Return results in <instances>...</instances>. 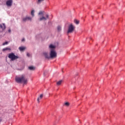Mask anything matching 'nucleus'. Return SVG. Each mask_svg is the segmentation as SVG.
<instances>
[{"label": "nucleus", "mask_w": 125, "mask_h": 125, "mask_svg": "<svg viewBox=\"0 0 125 125\" xmlns=\"http://www.w3.org/2000/svg\"><path fill=\"white\" fill-rule=\"evenodd\" d=\"M43 55L46 59H50V56H48V53L46 52H43Z\"/></svg>", "instance_id": "nucleus-7"}, {"label": "nucleus", "mask_w": 125, "mask_h": 125, "mask_svg": "<svg viewBox=\"0 0 125 125\" xmlns=\"http://www.w3.org/2000/svg\"><path fill=\"white\" fill-rule=\"evenodd\" d=\"M8 32H9V33H11V29H9L8 30Z\"/></svg>", "instance_id": "nucleus-25"}, {"label": "nucleus", "mask_w": 125, "mask_h": 125, "mask_svg": "<svg viewBox=\"0 0 125 125\" xmlns=\"http://www.w3.org/2000/svg\"><path fill=\"white\" fill-rule=\"evenodd\" d=\"M16 82L18 83H22L25 84L27 83V80L24 75H22L21 77H16Z\"/></svg>", "instance_id": "nucleus-1"}, {"label": "nucleus", "mask_w": 125, "mask_h": 125, "mask_svg": "<svg viewBox=\"0 0 125 125\" xmlns=\"http://www.w3.org/2000/svg\"><path fill=\"white\" fill-rule=\"evenodd\" d=\"M31 15L32 17H34V16H35V10H33L31 11Z\"/></svg>", "instance_id": "nucleus-15"}, {"label": "nucleus", "mask_w": 125, "mask_h": 125, "mask_svg": "<svg viewBox=\"0 0 125 125\" xmlns=\"http://www.w3.org/2000/svg\"><path fill=\"white\" fill-rule=\"evenodd\" d=\"M49 48H51L53 49V48H55V46L53 45V44H50L49 46Z\"/></svg>", "instance_id": "nucleus-14"}, {"label": "nucleus", "mask_w": 125, "mask_h": 125, "mask_svg": "<svg viewBox=\"0 0 125 125\" xmlns=\"http://www.w3.org/2000/svg\"><path fill=\"white\" fill-rule=\"evenodd\" d=\"M8 44V42H6L4 43H3V45H5V44Z\"/></svg>", "instance_id": "nucleus-22"}, {"label": "nucleus", "mask_w": 125, "mask_h": 125, "mask_svg": "<svg viewBox=\"0 0 125 125\" xmlns=\"http://www.w3.org/2000/svg\"><path fill=\"white\" fill-rule=\"evenodd\" d=\"M43 97V95L41 94V95H40V96L38 98L37 101H38V103H40V100H41V99H42Z\"/></svg>", "instance_id": "nucleus-10"}, {"label": "nucleus", "mask_w": 125, "mask_h": 125, "mask_svg": "<svg viewBox=\"0 0 125 125\" xmlns=\"http://www.w3.org/2000/svg\"><path fill=\"white\" fill-rule=\"evenodd\" d=\"M44 0H38L37 1V3L38 4L41 3L42 2V1H43Z\"/></svg>", "instance_id": "nucleus-17"}, {"label": "nucleus", "mask_w": 125, "mask_h": 125, "mask_svg": "<svg viewBox=\"0 0 125 125\" xmlns=\"http://www.w3.org/2000/svg\"><path fill=\"white\" fill-rule=\"evenodd\" d=\"M64 105L68 107L70 105V103H69L68 102H66L64 104Z\"/></svg>", "instance_id": "nucleus-19"}, {"label": "nucleus", "mask_w": 125, "mask_h": 125, "mask_svg": "<svg viewBox=\"0 0 125 125\" xmlns=\"http://www.w3.org/2000/svg\"><path fill=\"white\" fill-rule=\"evenodd\" d=\"M74 30H75V27L73 24H71L68 26V29L67 30V34H70L71 33H73L74 32Z\"/></svg>", "instance_id": "nucleus-4"}, {"label": "nucleus", "mask_w": 125, "mask_h": 125, "mask_svg": "<svg viewBox=\"0 0 125 125\" xmlns=\"http://www.w3.org/2000/svg\"><path fill=\"white\" fill-rule=\"evenodd\" d=\"M39 15H42V16H43V13L42 11H41L39 12Z\"/></svg>", "instance_id": "nucleus-20"}, {"label": "nucleus", "mask_w": 125, "mask_h": 125, "mask_svg": "<svg viewBox=\"0 0 125 125\" xmlns=\"http://www.w3.org/2000/svg\"><path fill=\"white\" fill-rule=\"evenodd\" d=\"M32 20V18L30 17H26L22 19V21L23 22H26V21H31Z\"/></svg>", "instance_id": "nucleus-5"}, {"label": "nucleus", "mask_w": 125, "mask_h": 125, "mask_svg": "<svg viewBox=\"0 0 125 125\" xmlns=\"http://www.w3.org/2000/svg\"><path fill=\"white\" fill-rule=\"evenodd\" d=\"M8 57L9 59H11L12 61H14V60L19 59V57L15 55L14 53H11L9 54Z\"/></svg>", "instance_id": "nucleus-2"}, {"label": "nucleus", "mask_w": 125, "mask_h": 125, "mask_svg": "<svg viewBox=\"0 0 125 125\" xmlns=\"http://www.w3.org/2000/svg\"><path fill=\"white\" fill-rule=\"evenodd\" d=\"M0 28L2 29V31H4L5 30V24H0Z\"/></svg>", "instance_id": "nucleus-9"}, {"label": "nucleus", "mask_w": 125, "mask_h": 125, "mask_svg": "<svg viewBox=\"0 0 125 125\" xmlns=\"http://www.w3.org/2000/svg\"><path fill=\"white\" fill-rule=\"evenodd\" d=\"M75 24H76L77 25H78V24L80 23V21H79L75 20Z\"/></svg>", "instance_id": "nucleus-21"}, {"label": "nucleus", "mask_w": 125, "mask_h": 125, "mask_svg": "<svg viewBox=\"0 0 125 125\" xmlns=\"http://www.w3.org/2000/svg\"><path fill=\"white\" fill-rule=\"evenodd\" d=\"M25 41V39L24 38H23L22 40H21V42H24Z\"/></svg>", "instance_id": "nucleus-24"}, {"label": "nucleus", "mask_w": 125, "mask_h": 125, "mask_svg": "<svg viewBox=\"0 0 125 125\" xmlns=\"http://www.w3.org/2000/svg\"><path fill=\"white\" fill-rule=\"evenodd\" d=\"M28 69H29V70H30L31 71H34L35 70V69H36V68L33 66H29Z\"/></svg>", "instance_id": "nucleus-11"}, {"label": "nucleus", "mask_w": 125, "mask_h": 125, "mask_svg": "<svg viewBox=\"0 0 125 125\" xmlns=\"http://www.w3.org/2000/svg\"><path fill=\"white\" fill-rule=\"evenodd\" d=\"M1 122V118H0V123Z\"/></svg>", "instance_id": "nucleus-26"}, {"label": "nucleus", "mask_w": 125, "mask_h": 125, "mask_svg": "<svg viewBox=\"0 0 125 125\" xmlns=\"http://www.w3.org/2000/svg\"><path fill=\"white\" fill-rule=\"evenodd\" d=\"M31 56V55L29 53H27V57H30Z\"/></svg>", "instance_id": "nucleus-23"}, {"label": "nucleus", "mask_w": 125, "mask_h": 125, "mask_svg": "<svg viewBox=\"0 0 125 125\" xmlns=\"http://www.w3.org/2000/svg\"><path fill=\"white\" fill-rule=\"evenodd\" d=\"M57 57V53L53 49H51L50 53V58H55Z\"/></svg>", "instance_id": "nucleus-3"}, {"label": "nucleus", "mask_w": 125, "mask_h": 125, "mask_svg": "<svg viewBox=\"0 0 125 125\" xmlns=\"http://www.w3.org/2000/svg\"><path fill=\"white\" fill-rule=\"evenodd\" d=\"M61 83H62V80H61V81L57 82V85H60V84H61Z\"/></svg>", "instance_id": "nucleus-16"}, {"label": "nucleus", "mask_w": 125, "mask_h": 125, "mask_svg": "<svg viewBox=\"0 0 125 125\" xmlns=\"http://www.w3.org/2000/svg\"><path fill=\"white\" fill-rule=\"evenodd\" d=\"M62 29V28L60 25L58 26L57 30H58V32H60V31H61Z\"/></svg>", "instance_id": "nucleus-13"}, {"label": "nucleus", "mask_w": 125, "mask_h": 125, "mask_svg": "<svg viewBox=\"0 0 125 125\" xmlns=\"http://www.w3.org/2000/svg\"><path fill=\"white\" fill-rule=\"evenodd\" d=\"M19 49L20 51H23V50H25V47H20L19 48Z\"/></svg>", "instance_id": "nucleus-12"}, {"label": "nucleus", "mask_w": 125, "mask_h": 125, "mask_svg": "<svg viewBox=\"0 0 125 125\" xmlns=\"http://www.w3.org/2000/svg\"><path fill=\"white\" fill-rule=\"evenodd\" d=\"M49 16L48 15L46 14V18L44 17H42L40 19V21H42V20H47V19L48 18Z\"/></svg>", "instance_id": "nucleus-8"}, {"label": "nucleus", "mask_w": 125, "mask_h": 125, "mask_svg": "<svg viewBox=\"0 0 125 125\" xmlns=\"http://www.w3.org/2000/svg\"><path fill=\"white\" fill-rule=\"evenodd\" d=\"M6 50H10L9 48H5L2 49V51H6Z\"/></svg>", "instance_id": "nucleus-18"}, {"label": "nucleus", "mask_w": 125, "mask_h": 125, "mask_svg": "<svg viewBox=\"0 0 125 125\" xmlns=\"http://www.w3.org/2000/svg\"><path fill=\"white\" fill-rule=\"evenodd\" d=\"M12 2H13L12 0H8L6 2V4L7 6H11L12 5Z\"/></svg>", "instance_id": "nucleus-6"}]
</instances>
